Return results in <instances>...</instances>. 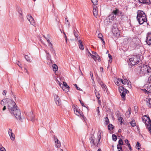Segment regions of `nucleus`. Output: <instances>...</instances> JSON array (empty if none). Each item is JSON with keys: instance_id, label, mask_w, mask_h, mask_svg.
<instances>
[{"instance_id": "obj_2", "label": "nucleus", "mask_w": 151, "mask_h": 151, "mask_svg": "<svg viewBox=\"0 0 151 151\" xmlns=\"http://www.w3.org/2000/svg\"><path fill=\"white\" fill-rule=\"evenodd\" d=\"M10 113L15 116L17 119L21 120L22 119L21 117V112L20 110L17 108L16 105L10 107L8 109Z\"/></svg>"}, {"instance_id": "obj_9", "label": "nucleus", "mask_w": 151, "mask_h": 151, "mask_svg": "<svg viewBox=\"0 0 151 151\" xmlns=\"http://www.w3.org/2000/svg\"><path fill=\"white\" fill-rule=\"evenodd\" d=\"M9 99L8 98H6L5 99H3L1 101V104L2 106H4L3 108V111H4L6 109V104L7 102H8Z\"/></svg>"}, {"instance_id": "obj_60", "label": "nucleus", "mask_w": 151, "mask_h": 151, "mask_svg": "<svg viewBox=\"0 0 151 151\" xmlns=\"http://www.w3.org/2000/svg\"><path fill=\"white\" fill-rule=\"evenodd\" d=\"M80 103H81L82 106H84V107H86V106H84V103L82 102L80 100H79Z\"/></svg>"}, {"instance_id": "obj_13", "label": "nucleus", "mask_w": 151, "mask_h": 151, "mask_svg": "<svg viewBox=\"0 0 151 151\" xmlns=\"http://www.w3.org/2000/svg\"><path fill=\"white\" fill-rule=\"evenodd\" d=\"M54 139L55 142V146L57 148H60L61 146L60 142L58 139L57 137L54 136Z\"/></svg>"}, {"instance_id": "obj_4", "label": "nucleus", "mask_w": 151, "mask_h": 151, "mask_svg": "<svg viewBox=\"0 0 151 151\" xmlns=\"http://www.w3.org/2000/svg\"><path fill=\"white\" fill-rule=\"evenodd\" d=\"M137 19L138 21L139 24H142L144 22L147 21L146 16L144 12L139 10L137 12Z\"/></svg>"}, {"instance_id": "obj_33", "label": "nucleus", "mask_w": 151, "mask_h": 151, "mask_svg": "<svg viewBox=\"0 0 151 151\" xmlns=\"http://www.w3.org/2000/svg\"><path fill=\"white\" fill-rule=\"evenodd\" d=\"M9 136L10 137L12 141L14 140L15 138V136L14 134L13 133H12V134H10Z\"/></svg>"}, {"instance_id": "obj_21", "label": "nucleus", "mask_w": 151, "mask_h": 151, "mask_svg": "<svg viewBox=\"0 0 151 151\" xmlns=\"http://www.w3.org/2000/svg\"><path fill=\"white\" fill-rule=\"evenodd\" d=\"M63 90L65 91V92H68L69 91V88H70L69 86H64L61 87Z\"/></svg>"}, {"instance_id": "obj_11", "label": "nucleus", "mask_w": 151, "mask_h": 151, "mask_svg": "<svg viewBox=\"0 0 151 151\" xmlns=\"http://www.w3.org/2000/svg\"><path fill=\"white\" fill-rule=\"evenodd\" d=\"M27 19L30 22V24L32 25L35 27L36 23L35 22L34 19L30 14H28L27 15Z\"/></svg>"}, {"instance_id": "obj_16", "label": "nucleus", "mask_w": 151, "mask_h": 151, "mask_svg": "<svg viewBox=\"0 0 151 151\" xmlns=\"http://www.w3.org/2000/svg\"><path fill=\"white\" fill-rule=\"evenodd\" d=\"M115 114L119 121L120 122L121 124H122L123 123V118L121 117L120 112L119 111H117L116 112Z\"/></svg>"}, {"instance_id": "obj_5", "label": "nucleus", "mask_w": 151, "mask_h": 151, "mask_svg": "<svg viewBox=\"0 0 151 151\" xmlns=\"http://www.w3.org/2000/svg\"><path fill=\"white\" fill-rule=\"evenodd\" d=\"M139 60L140 57L139 55L132 56L131 58L129 59V64L134 65L138 64Z\"/></svg>"}, {"instance_id": "obj_43", "label": "nucleus", "mask_w": 151, "mask_h": 151, "mask_svg": "<svg viewBox=\"0 0 151 151\" xmlns=\"http://www.w3.org/2000/svg\"><path fill=\"white\" fill-rule=\"evenodd\" d=\"M108 57H109L110 59L109 60V61L110 63H111L112 61V58L111 55L109 54H108Z\"/></svg>"}, {"instance_id": "obj_57", "label": "nucleus", "mask_w": 151, "mask_h": 151, "mask_svg": "<svg viewBox=\"0 0 151 151\" xmlns=\"http://www.w3.org/2000/svg\"><path fill=\"white\" fill-rule=\"evenodd\" d=\"M127 146H128V147H129V150L131 151L132 150V147L131 146V145H130V144H128V145H127Z\"/></svg>"}, {"instance_id": "obj_42", "label": "nucleus", "mask_w": 151, "mask_h": 151, "mask_svg": "<svg viewBox=\"0 0 151 151\" xmlns=\"http://www.w3.org/2000/svg\"><path fill=\"white\" fill-rule=\"evenodd\" d=\"M105 122H106V125L108 124L109 122V119L107 117H106L105 118Z\"/></svg>"}, {"instance_id": "obj_17", "label": "nucleus", "mask_w": 151, "mask_h": 151, "mask_svg": "<svg viewBox=\"0 0 151 151\" xmlns=\"http://www.w3.org/2000/svg\"><path fill=\"white\" fill-rule=\"evenodd\" d=\"M17 10L19 14V17L21 18H22L23 17V14L22 12V9L19 7H17Z\"/></svg>"}, {"instance_id": "obj_49", "label": "nucleus", "mask_w": 151, "mask_h": 151, "mask_svg": "<svg viewBox=\"0 0 151 151\" xmlns=\"http://www.w3.org/2000/svg\"><path fill=\"white\" fill-rule=\"evenodd\" d=\"M142 90L145 93L147 94H148L149 93H150L149 91L145 89H142Z\"/></svg>"}, {"instance_id": "obj_45", "label": "nucleus", "mask_w": 151, "mask_h": 151, "mask_svg": "<svg viewBox=\"0 0 151 151\" xmlns=\"http://www.w3.org/2000/svg\"><path fill=\"white\" fill-rule=\"evenodd\" d=\"M74 86L77 89V90H78L79 91H82V90L79 87H78L77 84H75L74 85Z\"/></svg>"}, {"instance_id": "obj_22", "label": "nucleus", "mask_w": 151, "mask_h": 151, "mask_svg": "<svg viewBox=\"0 0 151 151\" xmlns=\"http://www.w3.org/2000/svg\"><path fill=\"white\" fill-rule=\"evenodd\" d=\"M78 45L79 48L80 49L83 50L84 49V47L83 46L81 41L80 40H78Z\"/></svg>"}, {"instance_id": "obj_14", "label": "nucleus", "mask_w": 151, "mask_h": 151, "mask_svg": "<svg viewBox=\"0 0 151 151\" xmlns=\"http://www.w3.org/2000/svg\"><path fill=\"white\" fill-rule=\"evenodd\" d=\"M54 99L56 104L58 106H60L61 104V102L60 99L58 95L56 94L54 95Z\"/></svg>"}, {"instance_id": "obj_50", "label": "nucleus", "mask_w": 151, "mask_h": 151, "mask_svg": "<svg viewBox=\"0 0 151 151\" xmlns=\"http://www.w3.org/2000/svg\"><path fill=\"white\" fill-rule=\"evenodd\" d=\"M0 151H6L5 148L3 147H0Z\"/></svg>"}, {"instance_id": "obj_56", "label": "nucleus", "mask_w": 151, "mask_h": 151, "mask_svg": "<svg viewBox=\"0 0 151 151\" xmlns=\"http://www.w3.org/2000/svg\"><path fill=\"white\" fill-rule=\"evenodd\" d=\"M121 82V81H119L118 80H117V81L116 82H115L116 84L117 85L119 86V82Z\"/></svg>"}, {"instance_id": "obj_41", "label": "nucleus", "mask_w": 151, "mask_h": 151, "mask_svg": "<svg viewBox=\"0 0 151 151\" xmlns=\"http://www.w3.org/2000/svg\"><path fill=\"white\" fill-rule=\"evenodd\" d=\"M91 1L94 5H96L97 4L98 2L97 0H91Z\"/></svg>"}, {"instance_id": "obj_40", "label": "nucleus", "mask_w": 151, "mask_h": 151, "mask_svg": "<svg viewBox=\"0 0 151 151\" xmlns=\"http://www.w3.org/2000/svg\"><path fill=\"white\" fill-rule=\"evenodd\" d=\"M123 144V141L122 140V139H120L118 142V145H122Z\"/></svg>"}, {"instance_id": "obj_34", "label": "nucleus", "mask_w": 151, "mask_h": 151, "mask_svg": "<svg viewBox=\"0 0 151 151\" xmlns=\"http://www.w3.org/2000/svg\"><path fill=\"white\" fill-rule=\"evenodd\" d=\"M114 128V126L112 124H109L108 126V129L109 130H111Z\"/></svg>"}, {"instance_id": "obj_29", "label": "nucleus", "mask_w": 151, "mask_h": 151, "mask_svg": "<svg viewBox=\"0 0 151 151\" xmlns=\"http://www.w3.org/2000/svg\"><path fill=\"white\" fill-rule=\"evenodd\" d=\"M48 46L50 48V51L52 52H53L55 53L54 49L53 48V47H52V43H50V44H49Z\"/></svg>"}, {"instance_id": "obj_12", "label": "nucleus", "mask_w": 151, "mask_h": 151, "mask_svg": "<svg viewBox=\"0 0 151 151\" xmlns=\"http://www.w3.org/2000/svg\"><path fill=\"white\" fill-rule=\"evenodd\" d=\"M112 32L116 37H118L120 35V32L118 28H114L112 29Z\"/></svg>"}, {"instance_id": "obj_53", "label": "nucleus", "mask_w": 151, "mask_h": 151, "mask_svg": "<svg viewBox=\"0 0 151 151\" xmlns=\"http://www.w3.org/2000/svg\"><path fill=\"white\" fill-rule=\"evenodd\" d=\"M64 34L65 35V40L66 41V44H68V42H67V37H66V35L65 34V32H64Z\"/></svg>"}, {"instance_id": "obj_7", "label": "nucleus", "mask_w": 151, "mask_h": 151, "mask_svg": "<svg viewBox=\"0 0 151 151\" xmlns=\"http://www.w3.org/2000/svg\"><path fill=\"white\" fill-rule=\"evenodd\" d=\"M119 90L120 92L121 96L122 99V100H124L126 94V93H129V91L124 88L123 87L120 86L119 88Z\"/></svg>"}, {"instance_id": "obj_36", "label": "nucleus", "mask_w": 151, "mask_h": 151, "mask_svg": "<svg viewBox=\"0 0 151 151\" xmlns=\"http://www.w3.org/2000/svg\"><path fill=\"white\" fill-rule=\"evenodd\" d=\"M130 124L131 125L132 127H134L136 126V123L135 121L134 120H132Z\"/></svg>"}, {"instance_id": "obj_54", "label": "nucleus", "mask_w": 151, "mask_h": 151, "mask_svg": "<svg viewBox=\"0 0 151 151\" xmlns=\"http://www.w3.org/2000/svg\"><path fill=\"white\" fill-rule=\"evenodd\" d=\"M90 76H91V79L92 80H93V73H91V72H90Z\"/></svg>"}, {"instance_id": "obj_47", "label": "nucleus", "mask_w": 151, "mask_h": 151, "mask_svg": "<svg viewBox=\"0 0 151 151\" xmlns=\"http://www.w3.org/2000/svg\"><path fill=\"white\" fill-rule=\"evenodd\" d=\"M8 133L9 135L10 134H12L13 133L12 132V130L11 129H9L8 131Z\"/></svg>"}, {"instance_id": "obj_62", "label": "nucleus", "mask_w": 151, "mask_h": 151, "mask_svg": "<svg viewBox=\"0 0 151 151\" xmlns=\"http://www.w3.org/2000/svg\"><path fill=\"white\" fill-rule=\"evenodd\" d=\"M47 41L49 44H50V43H51L50 42V40H49V39H47Z\"/></svg>"}, {"instance_id": "obj_48", "label": "nucleus", "mask_w": 151, "mask_h": 151, "mask_svg": "<svg viewBox=\"0 0 151 151\" xmlns=\"http://www.w3.org/2000/svg\"><path fill=\"white\" fill-rule=\"evenodd\" d=\"M147 83H149V84H151V76L148 78Z\"/></svg>"}, {"instance_id": "obj_52", "label": "nucleus", "mask_w": 151, "mask_h": 151, "mask_svg": "<svg viewBox=\"0 0 151 151\" xmlns=\"http://www.w3.org/2000/svg\"><path fill=\"white\" fill-rule=\"evenodd\" d=\"M65 24H66L68 25V27H70V23L68 20H66Z\"/></svg>"}, {"instance_id": "obj_44", "label": "nucleus", "mask_w": 151, "mask_h": 151, "mask_svg": "<svg viewBox=\"0 0 151 151\" xmlns=\"http://www.w3.org/2000/svg\"><path fill=\"white\" fill-rule=\"evenodd\" d=\"M148 37H149L150 39H151V33H148L147 34V39H148Z\"/></svg>"}, {"instance_id": "obj_1", "label": "nucleus", "mask_w": 151, "mask_h": 151, "mask_svg": "<svg viewBox=\"0 0 151 151\" xmlns=\"http://www.w3.org/2000/svg\"><path fill=\"white\" fill-rule=\"evenodd\" d=\"M102 132L100 130L98 131L97 134V138L98 140L96 139V138L93 134H91L89 138V140L90 142V143L91 145V147L93 146H97V147L99 146L101 142L100 141L101 139V134Z\"/></svg>"}, {"instance_id": "obj_37", "label": "nucleus", "mask_w": 151, "mask_h": 151, "mask_svg": "<svg viewBox=\"0 0 151 151\" xmlns=\"http://www.w3.org/2000/svg\"><path fill=\"white\" fill-rule=\"evenodd\" d=\"M148 37V39H147V43L148 45H151V39H150Z\"/></svg>"}, {"instance_id": "obj_30", "label": "nucleus", "mask_w": 151, "mask_h": 151, "mask_svg": "<svg viewBox=\"0 0 151 151\" xmlns=\"http://www.w3.org/2000/svg\"><path fill=\"white\" fill-rule=\"evenodd\" d=\"M73 33L74 34L75 36V37L77 38V40H79V37H78V32L76 31L75 30H74L73 31Z\"/></svg>"}, {"instance_id": "obj_28", "label": "nucleus", "mask_w": 151, "mask_h": 151, "mask_svg": "<svg viewBox=\"0 0 151 151\" xmlns=\"http://www.w3.org/2000/svg\"><path fill=\"white\" fill-rule=\"evenodd\" d=\"M118 80L119 81H121V82L123 84H126V83H127V80H126L125 79H124V80H123L122 79H119V78L118 79Z\"/></svg>"}, {"instance_id": "obj_31", "label": "nucleus", "mask_w": 151, "mask_h": 151, "mask_svg": "<svg viewBox=\"0 0 151 151\" xmlns=\"http://www.w3.org/2000/svg\"><path fill=\"white\" fill-rule=\"evenodd\" d=\"M52 68L53 71H56L58 70V67L57 65L55 64H53L52 65Z\"/></svg>"}, {"instance_id": "obj_24", "label": "nucleus", "mask_w": 151, "mask_h": 151, "mask_svg": "<svg viewBox=\"0 0 151 151\" xmlns=\"http://www.w3.org/2000/svg\"><path fill=\"white\" fill-rule=\"evenodd\" d=\"M131 108H129L128 109V110L127 111L126 113V116L127 117H129L131 113Z\"/></svg>"}, {"instance_id": "obj_58", "label": "nucleus", "mask_w": 151, "mask_h": 151, "mask_svg": "<svg viewBox=\"0 0 151 151\" xmlns=\"http://www.w3.org/2000/svg\"><path fill=\"white\" fill-rule=\"evenodd\" d=\"M44 37H45L47 40V39H49L50 38V36L49 35H47V37H45L44 35L43 36Z\"/></svg>"}, {"instance_id": "obj_27", "label": "nucleus", "mask_w": 151, "mask_h": 151, "mask_svg": "<svg viewBox=\"0 0 151 151\" xmlns=\"http://www.w3.org/2000/svg\"><path fill=\"white\" fill-rule=\"evenodd\" d=\"M98 37L100 38L101 40L103 42L104 44H105V42L104 40L102 38L103 36L101 33H99L98 35Z\"/></svg>"}, {"instance_id": "obj_59", "label": "nucleus", "mask_w": 151, "mask_h": 151, "mask_svg": "<svg viewBox=\"0 0 151 151\" xmlns=\"http://www.w3.org/2000/svg\"><path fill=\"white\" fill-rule=\"evenodd\" d=\"M6 90H4L2 93L3 95H6Z\"/></svg>"}, {"instance_id": "obj_61", "label": "nucleus", "mask_w": 151, "mask_h": 151, "mask_svg": "<svg viewBox=\"0 0 151 151\" xmlns=\"http://www.w3.org/2000/svg\"><path fill=\"white\" fill-rule=\"evenodd\" d=\"M125 143H126L127 144V145L128 144H129V141L128 140H127V139H126L125 140Z\"/></svg>"}, {"instance_id": "obj_38", "label": "nucleus", "mask_w": 151, "mask_h": 151, "mask_svg": "<svg viewBox=\"0 0 151 151\" xmlns=\"http://www.w3.org/2000/svg\"><path fill=\"white\" fill-rule=\"evenodd\" d=\"M112 139L114 141H116L117 139V136L114 134L112 135Z\"/></svg>"}, {"instance_id": "obj_25", "label": "nucleus", "mask_w": 151, "mask_h": 151, "mask_svg": "<svg viewBox=\"0 0 151 151\" xmlns=\"http://www.w3.org/2000/svg\"><path fill=\"white\" fill-rule=\"evenodd\" d=\"M116 17L115 16H114V15H113L111 14L108 17V19H109V20L113 21Z\"/></svg>"}, {"instance_id": "obj_35", "label": "nucleus", "mask_w": 151, "mask_h": 151, "mask_svg": "<svg viewBox=\"0 0 151 151\" xmlns=\"http://www.w3.org/2000/svg\"><path fill=\"white\" fill-rule=\"evenodd\" d=\"M136 148L138 150H139L140 148V144L139 142H137L136 145Z\"/></svg>"}, {"instance_id": "obj_8", "label": "nucleus", "mask_w": 151, "mask_h": 151, "mask_svg": "<svg viewBox=\"0 0 151 151\" xmlns=\"http://www.w3.org/2000/svg\"><path fill=\"white\" fill-rule=\"evenodd\" d=\"M74 107H73L74 109V111L75 112V114L78 116H80L81 117V118L83 119L84 121H86V119L84 115H83V113L79 109H78L76 108L75 106H74Z\"/></svg>"}, {"instance_id": "obj_63", "label": "nucleus", "mask_w": 151, "mask_h": 151, "mask_svg": "<svg viewBox=\"0 0 151 151\" xmlns=\"http://www.w3.org/2000/svg\"><path fill=\"white\" fill-rule=\"evenodd\" d=\"M18 63H17V65H18L20 67L22 68V67L21 66V65L19 64V61H18Z\"/></svg>"}, {"instance_id": "obj_39", "label": "nucleus", "mask_w": 151, "mask_h": 151, "mask_svg": "<svg viewBox=\"0 0 151 151\" xmlns=\"http://www.w3.org/2000/svg\"><path fill=\"white\" fill-rule=\"evenodd\" d=\"M63 84L61 83H59V85L60 86V87H62V86H68L67 85V83L66 82H63Z\"/></svg>"}, {"instance_id": "obj_23", "label": "nucleus", "mask_w": 151, "mask_h": 151, "mask_svg": "<svg viewBox=\"0 0 151 151\" xmlns=\"http://www.w3.org/2000/svg\"><path fill=\"white\" fill-rule=\"evenodd\" d=\"M93 15L96 17H97L98 15V12L96 8H93Z\"/></svg>"}, {"instance_id": "obj_10", "label": "nucleus", "mask_w": 151, "mask_h": 151, "mask_svg": "<svg viewBox=\"0 0 151 151\" xmlns=\"http://www.w3.org/2000/svg\"><path fill=\"white\" fill-rule=\"evenodd\" d=\"M16 104L15 103L14 101L9 99L8 102L6 103V106L7 109H9L11 107L15 106Z\"/></svg>"}, {"instance_id": "obj_6", "label": "nucleus", "mask_w": 151, "mask_h": 151, "mask_svg": "<svg viewBox=\"0 0 151 151\" xmlns=\"http://www.w3.org/2000/svg\"><path fill=\"white\" fill-rule=\"evenodd\" d=\"M142 121L146 125L147 128L151 133V120L149 117H147L146 116L142 118Z\"/></svg>"}, {"instance_id": "obj_64", "label": "nucleus", "mask_w": 151, "mask_h": 151, "mask_svg": "<svg viewBox=\"0 0 151 151\" xmlns=\"http://www.w3.org/2000/svg\"><path fill=\"white\" fill-rule=\"evenodd\" d=\"M47 151H52V150L50 148H47Z\"/></svg>"}, {"instance_id": "obj_55", "label": "nucleus", "mask_w": 151, "mask_h": 151, "mask_svg": "<svg viewBox=\"0 0 151 151\" xmlns=\"http://www.w3.org/2000/svg\"><path fill=\"white\" fill-rule=\"evenodd\" d=\"M47 59L48 60H50V61H52V60L51 59V56H47Z\"/></svg>"}, {"instance_id": "obj_18", "label": "nucleus", "mask_w": 151, "mask_h": 151, "mask_svg": "<svg viewBox=\"0 0 151 151\" xmlns=\"http://www.w3.org/2000/svg\"><path fill=\"white\" fill-rule=\"evenodd\" d=\"M146 104L148 107L149 108L151 107V98L149 99L147 98L146 99Z\"/></svg>"}, {"instance_id": "obj_26", "label": "nucleus", "mask_w": 151, "mask_h": 151, "mask_svg": "<svg viewBox=\"0 0 151 151\" xmlns=\"http://www.w3.org/2000/svg\"><path fill=\"white\" fill-rule=\"evenodd\" d=\"M95 93L96 97L98 99H99L100 97V95L99 92L97 91L96 89L95 90Z\"/></svg>"}, {"instance_id": "obj_32", "label": "nucleus", "mask_w": 151, "mask_h": 151, "mask_svg": "<svg viewBox=\"0 0 151 151\" xmlns=\"http://www.w3.org/2000/svg\"><path fill=\"white\" fill-rule=\"evenodd\" d=\"M25 58L28 62H32L30 57H29L28 55H25Z\"/></svg>"}, {"instance_id": "obj_46", "label": "nucleus", "mask_w": 151, "mask_h": 151, "mask_svg": "<svg viewBox=\"0 0 151 151\" xmlns=\"http://www.w3.org/2000/svg\"><path fill=\"white\" fill-rule=\"evenodd\" d=\"M147 89L148 90L151 91V84H148Z\"/></svg>"}, {"instance_id": "obj_20", "label": "nucleus", "mask_w": 151, "mask_h": 151, "mask_svg": "<svg viewBox=\"0 0 151 151\" xmlns=\"http://www.w3.org/2000/svg\"><path fill=\"white\" fill-rule=\"evenodd\" d=\"M30 120L32 122H34L36 119L35 116L32 112H30Z\"/></svg>"}, {"instance_id": "obj_15", "label": "nucleus", "mask_w": 151, "mask_h": 151, "mask_svg": "<svg viewBox=\"0 0 151 151\" xmlns=\"http://www.w3.org/2000/svg\"><path fill=\"white\" fill-rule=\"evenodd\" d=\"M112 14L116 17V16H119L122 14V12L120 11L119 9H116L115 10H113L111 13Z\"/></svg>"}, {"instance_id": "obj_51", "label": "nucleus", "mask_w": 151, "mask_h": 151, "mask_svg": "<svg viewBox=\"0 0 151 151\" xmlns=\"http://www.w3.org/2000/svg\"><path fill=\"white\" fill-rule=\"evenodd\" d=\"M117 149L118 150L120 149V150H122V147L121 145H120L118 144L117 145Z\"/></svg>"}, {"instance_id": "obj_19", "label": "nucleus", "mask_w": 151, "mask_h": 151, "mask_svg": "<svg viewBox=\"0 0 151 151\" xmlns=\"http://www.w3.org/2000/svg\"><path fill=\"white\" fill-rule=\"evenodd\" d=\"M91 57L94 59V60L96 61L97 60L99 61L100 60V57L98 55H92Z\"/></svg>"}, {"instance_id": "obj_3", "label": "nucleus", "mask_w": 151, "mask_h": 151, "mask_svg": "<svg viewBox=\"0 0 151 151\" xmlns=\"http://www.w3.org/2000/svg\"><path fill=\"white\" fill-rule=\"evenodd\" d=\"M139 74L140 76H144L146 73L151 72V68L147 65H143L141 66L138 68Z\"/></svg>"}]
</instances>
